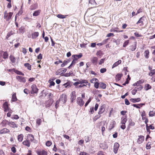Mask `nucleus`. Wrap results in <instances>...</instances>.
I'll use <instances>...</instances> for the list:
<instances>
[{
	"label": "nucleus",
	"instance_id": "1",
	"mask_svg": "<svg viewBox=\"0 0 155 155\" xmlns=\"http://www.w3.org/2000/svg\"><path fill=\"white\" fill-rule=\"evenodd\" d=\"M105 108L106 105L105 104H103L100 107L98 112V115L95 116L96 120L98 119L101 117V114L104 112Z\"/></svg>",
	"mask_w": 155,
	"mask_h": 155
},
{
	"label": "nucleus",
	"instance_id": "2",
	"mask_svg": "<svg viewBox=\"0 0 155 155\" xmlns=\"http://www.w3.org/2000/svg\"><path fill=\"white\" fill-rule=\"evenodd\" d=\"M79 83L80 85L78 86L79 88H81L84 87H86L88 85L89 86H90V84L89 83L87 80L81 79L79 80Z\"/></svg>",
	"mask_w": 155,
	"mask_h": 155
},
{
	"label": "nucleus",
	"instance_id": "3",
	"mask_svg": "<svg viewBox=\"0 0 155 155\" xmlns=\"http://www.w3.org/2000/svg\"><path fill=\"white\" fill-rule=\"evenodd\" d=\"M13 14V12L8 13L7 11H5L4 13L3 18L7 21H8L11 19Z\"/></svg>",
	"mask_w": 155,
	"mask_h": 155
},
{
	"label": "nucleus",
	"instance_id": "4",
	"mask_svg": "<svg viewBox=\"0 0 155 155\" xmlns=\"http://www.w3.org/2000/svg\"><path fill=\"white\" fill-rule=\"evenodd\" d=\"M146 19V17L144 16L141 17L136 23V24L140 27L143 26L145 22Z\"/></svg>",
	"mask_w": 155,
	"mask_h": 155
},
{
	"label": "nucleus",
	"instance_id": "5",
	"mask_svg": "<svg viewBox=\"0 0 155 155\" xmlns=\"http://www.w3.org/2000/svg\"><path fill=\"white\" fill-rule=\"evenodd\" d=\"M67 69L66 68H61L58 69L55 72V74L57 75H61L63 76L64 73L66 72Z\"/></svg>",
	"mask_w": 155,
	"mask_h": 155
},
{
	"label": "nucleus",
	"instance_id": "6",
	"mask_svg": "<svg viewBox=\"0 0 155 155\" xmlns=\"http://www.w3.org/2000/svg\"><path fill=\"white\" fill-rule=\"evenodd\" d=\"M31 94H37L38 91V89L35 84H33L31 86Z\"/></svg>",
	"mask_w": 155,
	"mask_h": 155
},
{
	"label": "nucleus",
	"instance_id": "7",
	"mask_svg": "<svg viewBox=\"0 0 155 155\" xmlns=\"http://www.w3.org/2000/svg\"><path fill=\"white\" fill-rule=\"evenodd\" d=\"M60 101H61L63 104L65 103L67 100V96L66 94H62L60 97V98L58 99Z\"/></svg>",
	"mask_w": 155,
	"mask_h": 155
},
{
	"label": "nucleus",
	"instance_id": "8",
	"mask_svg": "<svg viewBox=\"0 0 155 155\" xmlns=\"http://www.w3.org/2000/svg\"><path fill=\"white\" fill-rule=\"evenodd\" d=\"M54 102L53 99L51 98L45 102V106L46 107H49Z\"/></svg>",
	"mask_w": 155,
	"mask_h": 155
},
{
	"label": "nucleus",
	"instance_id": "9",
	"mask_svg": "<svg viewBox=\"0 0 155 155\" xmlns=\"http://www.w3.org/2000/svg\"><path fill=\"white\" fill-rule=\"evenodd\" d=\"M10 133V130L6 128H4L0 130L1 134H9Z\"/></svg>",
	"mask_w": 155,
	"mask_h": 155
},
{
	"label": "nucleus",
	"instance_id": "10",
	"mask_svg": "<svg viewBox=\"0 0 155 155\" xmlns=\"http://www.w3.org/2000/svg\"><path fill=\"white\" fill-rule=\"evenodd\" d=\"M16 79L18 81L20 82L25 83L26 82L25 78L20 76H17Z\"/></svg>",
	"mask_w": 155,
	"mask_h": 155
},
{
	"label": "nucleus",
	"instance_id": "11",
	"mask_svg": "<svg viewBox=\"0 0 155 155\" xmlns=\"http://www.w3.org/2000/svg\"><path fill=\"white\" fill-rule=\"evenodd\" d=\"M76 92L75 91H72L71 94V102L73 103L74 101L76 99Z\"/></svg>",
	"mask_w": 155,
	"mask_h": 155
},
{
	"label": "nucleus",
	"instance_id": "12",
	"mask_svg": "<svg viewBox=\"0 0 155 155\" xmlns=\"http://www.w3.org/2000/svg\"><path fill=\"white\" fill-rule=\"evenodd\" d=\"M82 55V54L80 53L78 55L74 54L72 55V58L73 60L78 62V59L81 58Z\"/></svg>",
	"mask_w": 155,
	"mask_h": 155
},
{
	"label": "nucleus",
	"instance_id": "13",
	"mask_svg": "<svg viewBox=\"0 0 155 155\" xmlns=\"http://www.w3.org/2000/svg\"><path fill=\"white\" fill-rule=\"evenodd\" d=\"M149 75L150 76H153L151 79L152 81H155V69H153L150 71L149 73Z\"/></svg>",
	"mask_w": 155,
	"mask_h": 155
},
{
	"label": "nucleus",
	"instance_id": "14",
	"mask_svg": "<svg viewBox=\"0 0 155 155\" xmlns=\"http://www.w3.org/2000/svg\"><path fill=\"white\" fill-rule=\"evenodd\" d=\"M77 102L78 104L81 107L82 106L84 103V101L80 97H78L77 98Z\"/></svg>",
	"mask_w": 155,
	"mask_h": 155
},
{
	"label": "nucleus",
	"instance_id": "15",
	"mask_svg": "<svg viewBox=\"0 0 155 155\" xmlns=\"http://www.w3.org/2000/svg\"><path fill=\"white\" fill-rule=\"evenodd\" d=\"M137 140V142L139 144L142 143L144 141V137L143 135L139 136Z\"/></svg>",
	"mask_w": 155,
	"mask_h": 155
},
{
	"label": "nucleus",
	"instance_id": "16",
	"mask_svg": "<svg viewBox=\"0 0 155 155\" xmlns=\"http://www.w3.org/2000/svg\"><path fill=\"white\" fill-rule=\"evenodd\" d=\"M119 146V144L118 143L116 142L114 143V147L113 151L115 154L117 153Z\"/></svg>",
	"mask_w": 155,
	"mask_h": 155
},
{
	"label": "nucleus",
	"instance_id": "17",
	"mask_svg": "<svg viewBox=\"0 0 155 155\" xmlns=\"http://www.w3.org/2000/svg\"><path fill=\"white\" fill-rule=\"evenodd\" d=\"M146 128L147 131V132H149V133L150 132V129L153 130L155 128L153 124H152L149 126L148 124H147Z\"/></svg>",
	"mask_w": 155,
	"mask_h": 155
},
{
	"label": "nucleus",
	"instance_id": "18",
	"mask_svg": "<svg viewBox=\"0 0 155 155\" xmlns=\"http://www.w3.org/2000/svg\"><path fill=\"white\" fill-rule=\"evenodd\" d=\"M27 139L30 141H33L34 139V136L31 134H28L26 136Z\"/></svg>",
	"mask_w": 155,
	"mask_h": 155
},
{
	"label": "nucleus",
	"instance_id": "19",
	"mask_svg": "<svg viewBox=\"0 0 155 155\" xmlns=\"http://www.w3.org/2000/svg\"><path fill=\"white\" fill-rule=\"evenodd\" d=\"M3 107L4 109V111L5 112H7L9 111V110H10L8 103L7 102H5L3 104Z\"/></svg>",
	"mask_w": 155,
	"mask_h": 155
},
{
	"label": "nucleus",
	"instance_id": "20",
	"mask_svg": "<svg viewBox=\"0 0 155 155\" xmlns=\"http://www.w3.org/2000/svg\"><path fill=\"white\" fill-rule=\"evenodd\" d=\"M8 125L12 128H15L17 127V125L14 122H8Z\"/></svg>",
	"mask_w": 155,
	"mask_h": 155
},
{
	"label": "nucleus",
	"instance_id": "21",
	"mask_svg": "<svg viewBox=\"0 0 155 155\" xmlns=\"http://www.w3.org/2000/svg\"><path fill=\"white\" fill-rule=\"evenodd\" d=\"M91 60L93 64L96 65L97 63L98 58L97 57H94L91 58Z\"/></svg>",
	"mask_w": 155,
	"mask_h": 155
},
{
	"label": "nucleus",
	"instance_id": "22",
	"mask_svg": "<svg viewBox=\"0 0 155 155\" xmlns=\"http://www.w3.org/2000/svg\"><path fill=\"white\" fill-rule=\"evenodd\" d=\"M38 155H47V151L44 150H39L37 152Z\"/></svg>",
	"mask_w": 155,
	"mask_h": 155
},
{
	"label": "nucleus",
	"instance_id": "23",
	"mask_svg": "<svg viewBox=\"0 0 155 155\" xmlns=\"http://www.w3.org/2000/svg\"><path fill=\"white\" fill-rule=\"evenodd\" d=\"M1 53L2 54L3 53V58L4 59H7L8 58V54L7 51H1Z\"/></svg>",
	"mask_w": 155,
	"mask_h": 155
},
{
	"label": "nucleus",
	"instance_id": "24",
	"mask_svg": "<svg viewBox=\"0 0 155 155\" xmlns=\"http://www.w3.org/2000/svg\"><path fill=\"white\" fill-rule=\"evenodd\" d=\"M22 143L24 145L27 147H28L30 146V143L29 140H27V139L26 140L23 141Z\"/></svg>",
	"mask_w": 155,
	"mask_h": 155
},
{
	"label": "nucleus",
	"instance_id": "25",
	"mask_svg": "<svg viewBox=\"0 0 155 155\" xmlns=\"http://www.w3.org/2000/svg\"><path fill=\"white\" fill-rule=\"evenodd\" d=\"M39 35V33L38 32H34L32 34L31 36L33 39L36 38Z\"/></svg>",
	"mask_w": 155,
	"mask_h": 155
},
{
	"label": "nucleus",
	"instance_id": "26",
	"mask_svg": "<svg viewBox=\"0 0 155 155\" xmlns=\"http://www.w3.org/2000/svg\"><path fill=\"white\" fill-rule=\"evenodd\" d=\"M24 136L23 134H21L18 135L17 137V139L19 142H21L23 140Z\"/></svg>",
	"mask_w": 155,
	"mask_h": 155
},
{
	"label": "nucleus",
	"instance_id": "27",
	"mask_svg": "<svg viewBox=\"0 0 155 155\" xmlns=\"http://www.w3.org/2000/svg\"><path fill=\"white\" fill-rule=\"evenodd\" d=\"M149 50L148 49L147 50L144 51V56L146 59H148L149 58Z\"/></svg>",
	"mask_w": 155,
	"mask_h": 155
},
{
	"label": "nucleus",
	"instance_id": "28",
	"mask_svg": "<svg viewBox=\"0 0 155 155\" xmlns=\"http://www.w3.org/2000/svg\"><path fill=\"white\" fill-rule=\"evenodd\" d=\"M127 116H126L125 117H122L121 118V124H125V123L127 121Z\"/></svg>",
	"mask_w": 155,
	"mask_h": 155
},
{
	"label": "nucleus",
	"instance_id": "29",
	"mask_svg": "<svg viewBox=\"0 0 155 155\" xmlns=\"http://www.w3.org/2000/svg\"><path fill=\"white\" fill-rule=\"evenodd\" d=\"M121 63V61L119 60L115 62L112 65V68H113L116 67L119 64Z\"/></svg>",
	"mask_w": 155,
	"mask_h": 155
},
{
	"label": "nucleus",
	"instance_id": "30",
	"mask_svg": "<svg viewBox=\"0 0 155 155\" xmlns=\"http://www.w3.org/2000/svg\"><path fill=\"white\" fill-rule=\"evenodd\" d=\"M38 5L36 4H34L31 5L30 7V9L31 10H34L38 8Z\"/></svg>",
	"mask_w": 155,
	"mask_h": 155
},
{
	"label": "nucleus",
	"instance_id": "31",
	"mask_svg": "<svg viewBox=\"0 0 155 155\" xmlns=\"http://www.w3.org/2000/svg\"><path fill=\"white\" fill-rule=\"evenodd\" d=\"M68 15H64L61 14H59L57 15V17L59 18L63 19L66 18Z\"/></svg>",
	"mask_w": 155,
	"mask_h": 155
},
{
	"label": "nucleus",
	"instance_id": "32",
	"mask_svg": "<svg viewBox=\"0 0 155 155\" xmlns=\"http://www.w3.org/2000/svg\"><path fill=\"white\" fill-rule=\"evenodd\" d=\"M41 10H38L34 12L33 14V15L34 16H37L39 15L41 12Z\"/></svg>",
	"mask_w": 155,
	"mask_h": 155
},
{
	"label": "nucleus",
	"instance_id": "33",
	"mask_svg": "<svg viewBox=\"0 0 155 155\" xmlns=\"http://www.w3.org/2000/svg\"><path fill=\"white\" fill-rule=\"evenodd\" d=\"M145 105L144 104H134L133 105V106L135 107H136L137 108L139 109L140 107H142L143 105Z\"/></svg>",
	"mask_w": 155,
	"mask_h": 155
},
{
	"label": "nucleus",
	"instance_id": "34",
	"mask_svg": "<svg viewBox=\"0 0 155 155\" xmlns=\"http://www.w3.org/2000/svg\"><path fill=\"white\" fill-rule=\"evenodd\" d=\"M151 86L148 84H146L145 85L144 88L146 91H147L151 88Z\"/></svg>",
	"mask_w": 155,
	"mask_h": 155
},
{
	"label": "nucleus",
	"instance_id": "35",
	"mask_svg": "<svg viewBox=\"0 0 155 155\" xmlns=\"http://www.w3.org/2000/svg\"><path fill=\"white\" fill-rule=\"evenodd\" d=\"M123 75L121 74H118L116 76V80L117 81H119Z\"/></svg>",
	"mask_w": 155,
	"mask_h": 155
},
{
	"label": "nucleus",
	"instance_id": "36",
	"mask_svg": "<svg viewBox=\"0 0 155 155\" xmlns=\"http://www.w3.org/2000/svg\"><path fill=\"white\" fill-rule=\"evenodd\" d=\"M17 99L16 96V94L15 93H14L12 96V101L15 102L17 101Z\"/></svg>",
	"mask_w": 155,
	"mask_h": 155
},
{
	"label": "nucleus",
	"instance_id": "37",
	"mask_svg": "<svg viewBox=\"0 0 155 155\" xmlns=\"http://www.w3.org/2000/svg\"><path fill=\"white\" fill-rule=\"evenodd\" d=\"M9 59L12 63H14L15 62L16 59L13 55H11L9 56Z\"/></svg>",
	"mask_w": 155,
	"mask_h": 155
},
{
	"label": "nucleus",
	"instance_id": "38",
	"mask_svg": "<svg viewBox=\"0 0 155 155\" xmlns=\"http://www.w3.org/2000/svg\"><path fill=\"white\" fill-rule=\"evenodd\" d=\"M137 42H135L134 45H131L130 47V50L131 51H134L136 48Z\"/></svg>",
	"mask_w": 155,
	"mask_h": 155
},
{
	"label": "nucleus",
	"instance_id": "39",
	"mask_svg": "<svg viewBox=\"0 0 155 155\" xmlns=\"http://www.w3.org/2000/svg\"><path fill=\"white\" fill-rule=\"evenodd\" d=\"M116 124V122L115 121H113L111 124H110L109 127V130H110L112 129L114 127L115 125Z\"/></svg>",
	"mask_w": 155,
	"mask_h": 155
},
{
	"label": "nucleus",
	"instance_id": "40",
	"mask_svg": "<svg viewBox=\"0 0 155 155\" xmlns=\"http://www.w3.org/2000/svg\"><path fill=\"white\" fill-rule=\"evenodd\" d=\"M77 62V61H74V60H73V61H72L71 63V64L68 67V68L69 69H70L72 67L74 66L75 64Z\"/></svg>",
	"mask_w": 155,
	"mask_h": 155
},
{
	"label": "nucleus",
	"instance_id": "41",
	"mask_svg": "<svg viewBox=\"0 0 155 155\" xmlns=\"http://www.w3.org/2000/svg\"><path fill=\"white\" fill-rule=\"evenodd\" d=\"M99 87H100L103 89H105L106 87V85L105 84L101 82L100 84Z\"/></svg>",
	"mask_w": 155,
	"mask_h": 155
},
{
	"label": "nucleus",
	"instance_id": "42",
	"mask_svg": "<svg viewBox=\"0 0 155 155\" xmlns=\"http://www.w3.org/2000/svg\"><path fill=\"white\" fill-rule=\"evenodd\" d=\"M73 75L74 74L72 72V71H71V72H70L68 73H67L66 74H64L63 76H64L66 77H68L70 76H73Z\"/></svg>",
	"mask_w": 155,
	"mask_h": 155
},
{
	"label": "nucleus",
	"instance_id": "43",
	"mask_svg": "<svg viewBox=\"0 0 155 155\" xmlns=\"http://www.w3.org/2000/svg\"><path fill=\"white\" fill-rule=\"evenodd\" d=\"M24 66L25 67H26L28 70H31V66L28 63H25L24 64Z\"/></svg>",
	"mask_w": 155,
	"mask_h": 155
},
{
	"label": "nucleus",
	"instance_id": "44",
	"mask_svg": "<svg viewBox=\"0 0 155 155\" xmlns=\"http://www.w3.org/2000/svg\"><path fill=\"white\" fill-rule=\"evenodd\" d=\"M149 115L150 117H152L155 116V111H150L149 112Z\"/></svg>",
	"mask_w": 155,
	"mask_h": 155
},
{
	"label": "nucleus",
	"instance_id": "45",
	"mask_svg": "<svg viewBox=\"0 0 155 155\" xmlns=\"http://www.w3.org/2000/svg\"><path fill=\"white\" fill-rule=\"evenodd\" d=\"M63 85L64 86L65 88L69 87H71L70 85V82L68 81L67 83H64Z\"/></svg>",
	"mask_w": 155,
	"mask_h": 155
},
{
	"label": "nucleus",
	"instance_id": "46",
	"mask_svg": "<svg viewBox=\"0 0 155 155\" xmlns=\"http://www.w3.org/2000/svg\"><path fill=\"white\" fill-rule=\"evenodd\" d=\"M97 81H98V80L97 78H94L90 80V82L92 83H94Z\"/></svg>",
	"mask_w": 155,
	"mask_h": 155
},
{
	"label": "nucleus",
	"instance_id": "47",
	"mask_svg": "<svg viewBox=\"0 0 155 155\" xmlns=\"http://www.w3.org/2000/svg\"><path fill=\"white\" fill-rule=\"evenodd\" d=\"M69 62V61H68L64 60V61L63 63L61 64V67H64L65 65H66Z\"/></svg>",
	"mask_w": 155,
	"mask_h": 155
},
{
	"label": "nucleus",
	"instance_id": "48",
	"mask_svg": "<svg viewBox=\"0 0 155 155\" xmlns=\"http://www.w3.org/2000/svg\"><path fill=\"white\" fill-rule=\"evenodd\" d=\"M129 40H127L123 44V47H126L129 44Z\"/></svg>",
	"mask_w": 155,
	"mask_h": 155
},
{
	"label": "nucleus",
	"instance_id": "49",
	"mask_svg": "<svg viewBox=\"0 0 155 155\" xmlns=\"http://www.w3.org/2000/svg\"><path fill=\"white\" fill-rule=\"evenodd\" d=\"M60 102V100H59L56 101L55 105V107L56 109H57L59 107Z\"/></svg>",
	"mask_w": 155,
	"mask_h": 155
},
{
	"label": "nucleus",
	"instance_id": "50",
	"mask_svg": "<svg viewBox=\"0 0 155 155\" xmlns=\"http://www.w3.org/2000/svg\"><path fill=\"white\" fill-rule=\"evenodd\" d=\"M135 125V122L132 120H130L129 121V125L131 126H134Z\"/></svg>",
	"mask_w": 155,
	"mask_h": 155
},
{
	"label": "nucleus",
	"instance_id": "51",
	"mask_svg": "<svg viewBox=\"0 0 155 155\" xmlns=\"http://www.w3.org/2000/svg\"><path fill=\"white\" fill-rule=\"evenodd\" d=\"M19 30L20 32L23 33L25 32V28L23 26L21 27L19 29Z\"/></svg>",
	"mask_w": 155,
	"mask_h": 155
},
{
	"label": "nucleus",
	"instance_id": "52",
	"mask_svg": "<svg viewBox=\"0 0 155 155\" xmlns=\"http://www.w3.org/2000/svg\"><path fill=\"white\" fill-rule=\"evenodd\" d=\"M14 34V32L12 31H11L8 33L6 36V38H8L11 35H12Z\"/></svg>",
	"mask_w": 155,
	"mask_h": 155
},
{
	"label": "nucleus",
	"instance_id": "53",
	"mask_svg": "<svg viewBox=\"0 0 155 155\" xmlns=\"http://www.w3.org/2000/svg\"><path fill=\"white\" fill-rule=\"evenodd\" d=\"M144 82V80L141 79L137 81V84L138 86L143 83Z\"/></svg>",
	"mask_w": 155,
	"mask_h": 155
},
{
	"label": "nucleus",
	"instance_id": "54",
	"mask_svg": "<svg viewBox=\"0 0 155 155\" xmlns=\"http://www.w3.org/2000/svg\"><path fill=\"white\" fill-rule=\"evenodd\" d=\"M94 87L96 88H98L99 87V85H100V84L98 82V81H97L95 83H94Z\"/></svg>",
	"mask_w": 155,
	"mask_h": 155
},
{
	"label": "nucleus",
	"instance_id": "55",
	"mask_svg": "<svg viewBox=\"0 0 155 155\" xmlns=\"http://www.w3.org/2000/svg\"><path fill=\"white\" fill-rule=\"evenodd\" d=\"M143 88V87L141 85H139L138 87H136L135 88H136L137 91L141 90Z\"/></svg>",
	"mask_w": 155,
	"mask_h": 155
},
{
	"label": "nucleus",
	"instance_id": "56",
	"mask_svg": "<svg viewBox=\"0 0 155 155\" xmlns=\"http://www.w3.org/2000/svg\"><path fill=\"white\" fill-rule=\"evenodd\" d=\"M52 142L51 141H48L45 143L46 145L48 147H50L52 144Z\"/></svg>",
	"mask_w": 155,
	"mask_h": 155
},
{
	"label": "nucleus",
	"instance_id": "57",
	"mask_svg": "<svg viewBox=\"0 0 155 155\" xmlns=\"http://www.w3.org/2000/svg\"><path fill=\"white\" fill-rule=\"evenodd\" d=\"M11 118L13 119H18L19 118V117L17 115H14L12 116Z\"/></svg>",
	"mask_w": 155,
	"mask_h": 155
},
{
	"label": "nucleus",
	"instance_id": "58",
	"mask_svg": "<svg viewBox=\"0 0 155 155\" xmlns=\"http://www.w3.org/2000/svg\"><path fill=\"white\" fill-rule=\"evenodd\" d=\"M24 19L25 21L29 22H30L31 20V18H30L27 16L25 17Z\"/></svg>",
	"mask_w": 155,
	"mask_h": 155
},
{
	"label": "nucleus",
	"instance_id": "59",
	"mask_svg": "<svg viewBox=\"0 0 155 155\" xmlns=\"http://www.w3.org/2000/svg\"><path fill=\"white\" fill-rule=\"evenodd\" d=\"M151 147V144L149 143H148L146 145V149L147 150L150 149Z\"/></svg>",
	"mask_w": 155,
	"mask_h": 155
},
{
	"label": "nucleus",
	"instance_id": "60",
	"mask_svg": "<svg viewBox=\"0 0 155 155\" xmlns=\"http://www.w3.org/2000/svg\"><path fill=\"white\" fill-rule=\"evenodd\" d=\"M91 97H90L87 101L85 103V107H86L89 104V103L91 101Z\"/></svg>",
	"mask_w": 155,
	"mask_h": 155
},
{
	"label": "nucleus",
	"instance_id": "61",
	"mask_svg": "<svg viewBox=\"0 0 155 155\" xmlns=\"http://www.w3.org/2000/svg\"><path fill=\"white\" fill-rule=\"evenodd\" d=\"M84 140L86 143L90 141L89 138L88 136H86L84 137Z\"/></svg>",
	"mask_w": 155,
	"mask_h": 155
},
{
	"label": "nucleus",
	"instance_id": "62",
	"mask_svg": "<svg viewBox=\"0 0 155 155\" xmlns=\"http://www.w3.org/2000/svg\"><path fill=\"white\" fill-rule=\"evenodd\" d=\"M134 35H135V36L136 37H140L142 36L141 34H139L137 32H135L134 33Z\"/></svg>",
	"mask_w": 155,
	"mask_h": 155
},
{
	"label": "nucleus",
	"instance_id": "63",
	"mask_svg": "<svg viewBox=\"0 0 155 155\" xmlns=\"http://www.w3.org/2000/svg\"><path fill=\"white\" fill-rule=\"evenodd\" d=\"M97 155H105L104 152L102 151H99L97 153Z\"/></svg>",
	"mask_w": 155,
	"mask_h": 155
},
{
	"label": "nucleus",
	"instance_id": "64",
	"mask_svg": "<svg viewBox=\"0 0 155 155\" xmlns=\"http://www.w3.org/2000/svg\"><path fill=\"white\" fill-rule=\"evenodd\" d=\"M79 155H90L89 153H87L86 152L83 151V152H81Z\"/></svg>",
	"mask_w": 155,
	"mask_h": 155
}]
</instances>
